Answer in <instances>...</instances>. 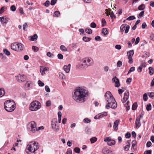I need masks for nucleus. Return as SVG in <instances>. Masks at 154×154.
Instances as JSON below:
<instances>
[{"label": "nucleus", "mask_w": 154, "mask_h": 154, "mask_svg": "<svg viewBox=\"0 0 154 154\" xmlns=\"http://www.w3.org/2000/svg\"><path fill=\"white\" fill-rule=\"evenodd\" d=\"M144 11H141L139 14L138 16V18H140V17H143L144 15Z\"/></svg>", "instance_id": "45"}, {"label": "nucleus", "mask_w": 154, "mask_h": 154, "mask_svg": "<svg viewBox=\"0 0 154 154\" xmlns=\"http://www.w3.org/2000/svg\"><path fill=\"white\" fill-rule=\"evenodd\" d=\"M51 104V102L50 100H48L46 103V106H50Z\"/></svg>", "instance_id": "63"}, {"label": "nucleus", "mask_w": 154, "mask_h": 154, "mask_svg": "<svg viewBox=\"0 0 154 154\" xmlns=\"http://www.w3.org/2000/svg\"><path fill=\"white\" fill-rule=\"evenodd\" d=\"M137 107V103H134L132 106V109L133 110H135L136 109Z\"/></svg>", "instance_id": "37"}, {"label": "nucleus", "mask_w": 154, "mask_h": 154, "mask_svg": "<svg viewBox=\"0 0 154 154\" xmlns=\"http://www.w3.org/2000/svg\"><path fill=\"white\" fill-rule=\"evenodd\" d=\"M38 38V35L36 34H34L32 36H29V39L30 41H34L36 40Z\"/></svg>", "instance_id": "22"}, {"label": "nucleus", "mask_w": 154, "mask_h": 154, "mask_svg": "<svg viewBox=\"0 0 154 154\" xmlns=\"http://www.w3.org/2000/svg\"><path fill=\"white\" fill-rule=\"evenodd\" d=\"M16 77L17 81L19 82H24L26 79V77L24 75L19 74Z\"/></svg>", "instance_id": "12"}, {"label": "nucleus", "mask_w": 154, "mask_h": 154, "mask_svg": "<svg viewBox=\"0 0 154 154\" xmlns=\"http://www.w3.org/2000/svg\"><path fill=\"white\" fill-rule=\"evenodd\" d=\"M49 69V68L48 67L44 68L42 66H40V72L42 75L45 74V72L48 71Z\"/></svg>", "instance_id": "17"}, {"label": "nucleus", "mask_w": 154, "mask_h": 154, "mask_svg": "<svg viewBox=\"0 0 154 154\" xmlns=\"http://www.w3.org/2000/svg\"><path fill=\"white\" fill-rule=\"evenodd\" d=\"M51 125L53 129L55 131H57L59 129V127L57 123V119H54L51 121Z\"/></svg>", "instance_id": "9"}, {"label": "nucleus", "mask_w": 154, "mask_h": 154, "mask_svg": "<svg viewBox=\"0 0 154 154\" xmlns=\"http://www.w3.org/2000/svg\"><path fill=\"white\" fill-rule=\"evenodd\" d=\"M24 48V45L20 43H13L11 45V49L17 51H22L23 50Z\"/></svg>", "instance_id": "6"}, {"label": "nucleus", "mask_w": 154, "mask_h": 154, "mask_svg": "<svg viewBox=\"0 0 154 154\" xmlns=\"http://www.w3.org/2000/svg\"><path fill=\"white\" fill-rule=\"evenodd\" d=\"M71 67L70 64H69L68 65H64L63 66V69L66 73L69 72Z\"/></svg>", "instance_id": "21"}, {"label": "nucleus", "mask_w": 154, "mask_h": 154, "mask_svg": "<svg viewBox=\"0 0 154 154\" xmlns=\"http://www.w3.org/2000/svg\"><path fill=\"white\" fill-rule=\"evenodd\" d=\"M5 94V91L4 88H0V97L3 96Z\"/></svg>", "instance_id": "24"}, {"label": "nucleus", "mask_w": 154, "mask_h": 154, "mask_svg": "<svg viewBox=\"0 0 154 154\" xmlns=\"http://www.w3.org/2000/svg\"><path fill=\"white\" fill-rule=\"evenodd\" d=\"M83 121L85 123H89L91 122V120L88 118H85L84 119Z\"/></svg>", "instance_id": "47"}, {"label": "nucleus", "mask_w": 154, "mask_h": 154, "mask_svg": "<svg viewBox=\"0 0 154 154\" xmlns=\"http://www.w3.org/2000/svg\"><path fill=\"white\" fill-rule=\"evenodd\" d=\"M107 116V113L106 112H104L101 113L97 115H96L94 117V119H98L100 118H101L103 117V116Z\"/></svg>", "instance_id": "15"}, {"label": "nucleus", "mask_w": 154, "mask_h": 154, "mask_svg": "<svg viewBox=\"0 0 154 154\" xmlns=\"http://www.w3.org/2000/svg\"><path fill=\"white\" fill-rule=\"evenodd\" d=\"M104 142H107V144L109 146H111L114 145L115 144L116 142L113 139H112L110 137H105L104 140Z\"/></svg>", "instance_id": "10"}, {"label": "nucleus", "mask_w": 154, "mask_h": 154, "mask_svg": "<svg viewBox=\"0 0 154 154\" xmlns=\"http://www.w3.org/2000/svg\"><path fill=\"white\" fill-rule=\"evenodd\" d=\"M75 152L77 153H79L80 151V149L78 147H75L74 149Z\"/></svg>", "instance_id": "54"}, {"label": "nucleus", "mask_w": 154, "mask_h": 154, "mask_svg": "<svg viewBox=\"0 0 154 154\" xmlns=\"http://www.w3.org/2000/svg\"><path fill=\"white\" fill-rule=\"evenodd\" d=\"M97 140V138L96 137H93L90 139L91 142L92 143H95Z\"/></svg>", "instance_id": "36"}, {"label": "nucleus", "mask_w": 154, "mask_h": 154, "mask_svg": "<svg viewBox=\"0 0 154 154\" xmlns=\"http://www.w3.org/2000/svg\"><path fill=\"white\" fill-rule=\"evenodd\" d=\"M38 84L39 86L40 87H43L44 86V83L42 82L41 80H39L38 82Z\"/></svg>", "instance_id": "38"}, {"label": "nucleus", "mask_w": 154, "mask_h": 154, "mask_svg": "<svg viewBox=\"0 0 154 154\" xmlns=\"http://www.w3.org/2000/svg\"><path fill=\"white\" fill-rule=\"evenodd\" d=\"M28 27L27 24L26 23H25L23 25V29L24 31H26V28H27Z\"/></svg>", "instance_id": "52"}, {"label": "nucleus", "mask_w": 154, "mask_h": 154, "mask_svg": "<svg viewBox=\"0 0 154 154\" xmlns=\"http://www.w3.org/2000/svg\"><path fill=\"white\" fill-rule=\"evenodd\" d=\"M91 27L92 28H95L96 26V24L94 22H92L91 24Z\"/></svg>", "instance_id": "57"}, {"label": "nucleus", "mask_w": 154, "mask_h": 154, "mask_svg": "<svg viewBox=\"0 0 154 154\" xmlns=\"http://www.w3.org/2000/svg\"><path fill=\"white\" fill-rule=\"evenodd\" d=\"M10 9L11 11H16V8L14 5H12L11 6Z\"/></svg>", "instance_id": "51"}, {"label": "nucleus", "mask_w": 154, "mask_h": 154, "mask_svg": "<svg viewBox=\"0 0 154 154\" xmlns=\"http://www.w3.org/2000/svg\"><path fill=\"white\" fill-rule=\"evenodd\" d=\"M82 39L84 42H88L90 41L91 40V38L86 36H84L83 38Z\"/></svg>", "instance_id": "31"}, {"label": "nucleus", "mask_w": 154, "mask_h": 154, "mask_svg": "<svg viewBox=\"0 0 154 154\" xmlns=\"http://www.w3.org/2000/svg\"><path fill=\"white\" fill-rule=\"evenodd\" d=\"M140 66L143 68L145 67L146 66V62L144 61H141Z\"/></svg>", "instance_id": "39"}, {"label": "nucleus", "mask_w": 154, "mask_h": 154, "mask_svg": "<svg viewBox=\"0 0 154 154\" xmlns=\"http://www.w3.org/2000/svg\"><path fill=\"white\" fill-rule=\"evenodd\" d=\"M137 142L136 140H133L132 142V147L131 149L133 151H135L136 150V148H134L135 146L136 145Z\"/></svg>", "instance_id": "23"}, {"label": "nucleus", "mask_w": 154, "mask_h": 154, "mask_svg": "<svg viewBox=\"0 0 154 154\" xmlns=\"http://www.w3.org/2000/svg\"><path fill=\"white\" fill-rule=\"evenodd\" d=\"M27 126L28 128L33 133L38 131L36 123L34 121H32L29 123Z\"/></svg>", "instance_id": "8"}, {"label": "nucleus", "mask_w": 154, "mask_h": 154, "mask_svg": "<svg viewBox=\"0 0 154 154\" xmlns=\"http://www.w3.org/2000/svg\"><path fill=\"white\" fill-rule=\"evenodd\" d=\"M57 57L59 59H62L63 58V55L61 54H59L57 55Z\"/></svg>", "instance_id": "58"}, {"label": "nucleus", "mask_w": 154, "mask_h": 154, "mask_svg": "<svg viewBox=\"0 0 154 154\" xmlns=\"http://www.w3.org/2000/svg\"><path fill=\"white\" fill-rule=\"evenodd\" d=\"M3 51L4 53L7 56H9L10 54V52L6 49H4Z\"/></svg>", "instance_id": "34"}, {"label": "nucleus", "mask_w": 154, "mask_h": 154, "mask_svg": "<svg viewBox=\"0 0 154 154\" xmlns=\"http://www.w3.org/2000/svg\"><path fill=\"white\" fill-rule=\"evenodd\" d=\"M102 33L104 35H106L107 34V31L106 28H103L102 30Z\"/></svg>", "instance_id": "33"}, {"label": "nucleus", "mask_w": 154, "mask_h": 154, "mask_svg": "<svg viewBox=\"0 0 154 154\" xmlns=\"http://www.w3.org/2000/svg\"><path fill=\"white\" fill-rule=\"evenodd\" d=\"M60 15V13L58 11H56L54 13V16L58 17Z\"/></svg>", "instance_id": "42"}, {"label": "nucleus", "mask_w": 154, "mask_h": 154, "mask_svg": "<svg viewBox=\"0 0 154 154\" xmlns=\"http://www.w3.org/2000/svg\"><path fill=\"white\" fill-rule=\"evenodd\" d=\"M119 123V121L118 120H116L114 122L113 128L115 131H116L118 130V126Z\"/></svg>", "instance_id": "19"}, {"label": "nucleus", "mask_w": 154, "mask_h": 154, "mask_svg": "<svg viewBox=\"0 0 154 154\" xmlns=\"http://www.w3.org/2000/svg\"><path fill=\"white\" fill-rule=\"evenodd\" d=\"M135 70V68L134 67H131L130 68L129 71H128V73L127 74V75H128L129 73H131V72L134 71Z\"/></svg>", "instance_id": "44"}, {"label": "nucleus", "mask_w": 154, "mask_h": 154, "mask_svg": "<svg viewBox=\"0 0 154 154\" xmlns=\"http://www.w3.org/2000/svg\"><path fill=\"white\" fill-rule=\"evenodd\" d=\"M104 96L105 100L107 102V104L106 106V108L107 109H108L109 107L112 109H115L117 107V103L110 92L107 91Z\"/></svg>", "instance_id": "2"}, {"label": "nucleus", "mask_w": 154, "mask_h": 154, "mask_svg": "<svg viewBox=\"0 0 154 154\" xmlns=\"http://www.w3.org/2000/svg\"><path fill=\"white\" fill-rule=\"evenodd\" d=\"M9 19L8 18L5 17H0L1 22L3 24H6L8 23Z\"/></svg>", "instance_id": "18"}, {"label": "nucleus", "mask_w": 154, "mask_h": 154, "mask_svg": "<svg viewBox=\"0 0 154 154\" xmlns=\"http://www.w3.org/2000/svg\"><path fill=\"white\" fill-rule=\"evenodd\" d=\"M140 41V38L139 37H137L136 38V41L134 42V44L135 45L137 44Z\"/></svg>", "instance_id": "60"}, {"label": "nucleus", "mask_w": 154, "mask_h": 154, "mask_svg": "<svg viewBox=\"0 0 154 154\" xmlns=\"http://www.w3.org/2000/svg\"><path fill=\"white\" fill-rule=\"evenodd\" d=\"M134 53V51L133 50H130L127 52V56L129 60L128 63H129L131 64L133 62V60L132 57L133 56Z\"/></svg>", "instance_id": "11"}, {"label": "nucleus", "mask_w": 154, "mask_h": 154, "mask_svg": "<svg viewBox=\"0 0 154 154\" xmlns=\"http://www.w3.org/2000/svg\"><path fill=\"white\" fill-rule=\"evenodd\" d=\"M102 152L104 154H112V151L107 147L104 148L102 150Z\"/></svg>", "instance_id": "16"}, {"label": "nucleus", "mask_w": 154, "mask_h": 154, "mask_svg": "<svg viewBox=\"0 0 154 154\" xmlns=\"http://www.w3.org/2000/svg\"><path fill=\"white\" fill-rule=\"evenodd\" d=\"M4 108L8 112L13 111L16 108V105L14 100H11L6 101L4 103Z\"/></svg>", "instance_id": "4"}, {"label": "nucleus", "mask_w": 154, "mask_h": 154, "mask_svg": "<svg viewBox=\"0 0 154 154\" xmlns=\"http://www.w3.org/2000/svg\"><path fill=\"white\" fill-rule=\"evenodd\" d=\"M47 55L50 57H53L54 56V55L52 54L50 52H48L47 53Z\"/></svg>", "instance_id": "46"}, {"label": "nucleus", "mask_w": 154, "mask_h": 154, "mask_svg": "<svg viewBox=\"0 0 154 154\" xmlns=\"http://www.w3.org/2000/svg\"><path fill=\"white\" fill-rule=\"evenodd\" d=\"M135 19V17L134 16H129V17L127 18L126 19V20H134Z\"/></svg>", "instance_id": "40"}, {"label": "nucleus", "mask_w": 154, "mask_h": 154, "mask_svg": "<svg viewBox=\"0 0 154 154\" xmlns=\"http://www.w3.org/2000/svg\"><path fill=\"white\" fill-rule=\"evenodd\" d=\"M41 107L40 103L37 101H35L31 103L29 109L32 111H36L39 109Z\"/></svg>", "instance_id": "7"}, {"label": "nucleus", "mask_w": 154, "mask_h": 154, "mask_svg": "<svg viewBox=\"0 0 154 154\" xmlns=\"http://www.w3.org/2000/svg\"><path fill=\"white\" fill-rule=\"evenodd\" d=\"M143 99L144 101H146L147 100V95L145 93L143 95Z\"/></svg>", "instance_id": "56"}, {"label": "nucleus", "mask_w": 154, "mask_h": 154, "mask_svg": "<svg viewBox=\"0 0 154 154\" xmlns=\"http://www.w3.org/2000/svg\"><path fill=\"white\" fill-rule=\"evenodd\" d=\"M130 144L129 143H128V144L125 146L124 147V149L125 151H128L129 150V148L130 146Z\"/></svg>", "instance_id": "50"}, {"label": "nucleus", "mask_w": 154, "mask_h": 154, "mask_svg": "<svg viewBox=\"0 0 154 154\" xmlns=\"http://www.w3.org/2000/svg\"><path fill=\"white\" fill-rule=\"evenodd\" d=\"M151 109V104L150 103L148 104L146 107V109L147 111H149Z\"/></svg>", "instance_id": "49"}, {"label": "nucleus", "mask_w": 154, "mask_h": 154, "mask_svg": "<svg viewBox=\"0 0 154 154\" xmlns=\"http://www.w3.org/2000/svg\"><path fill=\"white\" fill-rule=\"evenodd\" d=\"M102 27H103L106 25V22L105 19L104 18H103L102 20Z\"/></svg>", "instance_id": "41"}, {"label": "nucleus", "mask_w": 154, "mask_h": 154, "mask_svg": "<svg viewBox=\"0 0 154 154\" xmlns=\"http://www.w3.org/2000/svg\"><path fill=\"white\" fill-rule=\"evenodd\" d=\"M112 81L115 83V86L116 87H119L120 85L119 79L116 77H114L112 79Z\"/></svg>", "instance_id": "14"}, {"label": "nucleus", "mask_w": 154, "mask_h": 154, "mask_svg": "<svg viewBox=\"0 0 154 154\" xmlns=\"http://www.w3.org/2000/svg\"><path fill=\"white\" fill-rule=\"evenodd\" d=\"M140 118L137 117L135 121L136 127L137 128H138L141 125V123L140 122Z\"/></svg>", "instance_id": "20"}, {"label": "nucleus", "mask_w": 154, "mask_h": 154, "mask_svg": "<svg viewBox=\"0 0 154 154\" xmlns=\"http://www.w3.org/2000/svg\"><path fill=\"white\" fill-rule=\"evenodd\" d=\"M45 88L46 92H50V89L48 86L46 85L45 87Z\"/></svg>", "instance_id": "53"}, {"label": "nucleus", "mask_w": 154, "mask_h": 154, "mask_svg": "<svg viewBox=\"0 0 154 154\" xmlns=\"http://www.w3.org/2000/svg\"><path fill=\"white\" fill-rule=\"evenodd\" d=\"M129 96V91H126L124 93V96L122 99L121 100L122 102L123 103L126 102L128 99Z\"/></svg>", "instance_id": "13"}, {"label": "nucleus", "mask_w": 154, "mask_h": 154, "mask_svg": "<svg viewBox=\"0 0 154 154\" xmlns=\"http://www.w3.org/2000/svg\"><path fill=\"white\" fill-rule=\"evenodd\" d=\"M59 75L60 78L62 79H64L66 78L65 75L62 72H59Z\"/></svg>", "instance_id": "27"}, {"label": "nucleus", "mask_w": 154, "mask_h": 154, "mask_svg": "<svg viewBox=\"0 0 154 154\" xmlns=\"http://www.w3.org/2000/svg\"><path fill=\"white\" fill-rule=\"evenodd\" d=\"M39 148L38 143L33 141L29 142L26 149V152L28 154H35V152Z\"/></svg>", "instance_id": "3"}, {"label": "nucleus", "mask_w": 154, "mask_h": 154, "mask_svg": "<svg viewBox=\"0 0 154 154\" xmlns=\"http://www.w3.org/2000/svg\"><path fill=\"white\" fill-rule=\"evenodd\" d=\"M151 150H146L144 153L143 154H151Z\"/></svg>", "instance_id": "64"}, {"label": "nucleus", "mask_w": 154, "mask_h": 154, "mask_svg": "<svg viewBox=\"0 0 154 154\" xmlns=\"http://www.w3.org/2000/svg\"><path fill=\"white\" fill-rule=\"evenodd\" d=\"M126 25L125 24H122L120 28V30L121 31H123L125 30V27Z\"/></svg>", "instance_id": "43"}, {"label": "nucleus", "mask_w": 154, "mask_h": 154, "mask_svg": "<svg viewBox=\"0 0 154 154\" xmlns=\"http://www.w3.org/2000/svg\"><path fill=\"white\" fill-rule=\"evenodd\" d=\"M57 0H51V4L52 5H54L56 3Z\"/></svg>", "instance_id": "59"}, {"label": "nucleus", "mask_w": 154, "mask_h": 154, "mask_svg": "<svg viewBox=\"0 0 154 154\" xmlns=\"http://www.w3.org/2000/svg\"><path fill=\"white\" fill-rule=\"evenodd\" d=\"M85 32L86 33L89 34H91L92 33V30L90 28H88L85 30Z\"/></svg>", "instance_id": "32"}, {"label": "nucleus", "mask_w": 154, "mask_h": 154, "mask_svg": "<svg viewBox=\"0 0 154 154\" xmlns=\"http://www.w3.org/2000/svg\"><path fill=\"white\" fill-rule=\"evenodd\" d=\"M145 8V6L144 4H141L138 7V9L139 10H142L144 9Z\"/></svg>", "instance_id": "29"}, {"label": "nucleus", "mask_w": 154, "mask_h": 154, "mask_svg": "<svg viewBox=\"0 0 154 154\" xmlns=\"http://www.w3.org/2000/svg\"><path fill=\"white\" fill-rule=\"evenodd\" d=\"M87 90L79 87L75 90L72 94L73 99L77 102H82L84 100L85 97L88 95Z\"/></svg>", "instance_id": "1"}, {"label": "nucleus", "mask_w": 154, "mask_h": 154, "mask_svg": "<svg viewBox=\"0 0 154 154\" xmlns=\"http://www.w3.org/2000/svg\"><path fill=\"white\" fill-rule=\"evenodd\" d=\"M122 65V62L121 61H119L117 63V66L118 67H120Z\"/></svg>", "instance_id": "55"}, {"label": "nucleus", "mask_w": 154, "mask_h": 154, "mask_svg": "<svg viewBox=\"0 0 154 154\" xmlns=\"http://www.w3.org/2000/svg\"><path fill=\"white\" fill-rule=\"evenodd\" d=\"M32 82L31 81H28L25 84V86L26 87L27 89H29L30 88V85Z\"/></svg>", "instance_id": "25"}, {"label": "nucleus", "mask_w": 154, "mask_h": 154, "mask_svg": "<svg viewBox=\"0 0 154 154\" xmlns=\"http://www.w3.org/2000/svg\"><path fill=\"white\" fill-rule=\"evenodd\" d=\"M7 9V8L5 6H3L0 9V14H2L5 11H6Z\"/></svg>", "instance_id": "28"}, {"label": "nucleus", "mask_w": 154, "mask_h": 154, "mask_svg": "<svg viewBox=\"0 0 154 154\" xmlns=\"http://www.w3.org/2000/svg\"><path fill=\"white\" fill-rule=\"evenodd\" d=\"M60 48V50L63 51H67V48L63 45H61Z\"/></svg>", "instance_id": "30"}, {"label": "nucleus", "mask_w": 154, "mask_h": 154, "mask_svg": "<svg viewBox=\"0 0 154 154\" xmlns=\"http://www.w3.org/2000/svg\"><path fill=\"white\" fill-rule=\"evenodd\" d=\"M81 66L82 68H87L92 66L94 64L93 59L90 57H87L82 59L81 61Z\"/></svg>", "instance_id": "5"}, {"label": "nucleus", "mask_w": 154, "mask_h": 154, "mask_svg": "<svg viewBox=\"0 0 154 154\" xmlns=\"http://www.w3.org/2000/svg\"><path fill=\"white\" fill-rule=\"evenodd\" d=\"M130 27L129 26L127 25L126 26L125 29V33H127L128 32L129 29Z\"/></svg>", "instance_id": "48"}, {"label": "nucleus", "mask_w": 154, "mask_h": 154, "mask_svg": "<svg viewBox=\"0 0 154 154\" xmlns=\"http://www.w3.org/2000/svg\"><path fill=\"white\" fill-rule=\"evenodd\" d=\"M38 48L36 46H33L32 47V49L35 52H36L38 51Z\"/></svg>", "instance_id": "35"}, {"label": "nucleus", "mask_w": 154, "mask_h": 154, "mask_svg": "<svg viewBox=\"0 0 154 154\" xmlns=\"http://www.w3.org/2000/svg\"><path fill=\"white\" fill-rule=\"evenodd\" d=\"M150 39L153 41H154V34H151L150 35Z\"/></svg>", "instance_id": "62"}, {"label": "nucleus", "mask_w": 154, "mask_h": 154, "mask_svg": "<svg viewBox=\"0 0 154 154\" xmlns=\"http://www.w3.org/2000/svg\"><path fill=\"white\" fill-rule=\"evenodd\" d=\"M49 4H50L49 1L47 0L44 4V5L46 7H48L49 5Z\"/></svg>", "instance_id": "61"}, {"label": "nucleus", "mask_w": 154, "mask_h": 154, "mask_svg": "<svg viewBox=\"0 0 154 154\" xmlns=\"http://www.w3.org/2000/svg\"><path fill=\"white\" fill-rule=\"evenodd\" d=\"M149 73L150 75H152L154 72L153 68L152 67H149Z\"/></svg>", "instance_id": "26"}]
</instances>
